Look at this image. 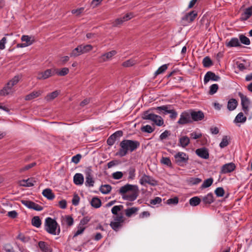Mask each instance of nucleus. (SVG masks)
<instances>
[{"label": "nucleus", "instance_id": "5fc2aeb1", "mask_svg": "<svg viewBox=\"0 0 252 252\" xmlns=\"http://www.w3.org/2000/svg\"><path fill=\"white\" fill-rule=\"evenodd\" d=\"M215 193L218 197H222L224 195V190L222 188H217L215 190Z\"/></svg>", "mask_w": 252, "mask_h": 252}, {"label": "nucleus", "instance_id": "f03ea898", "mask_svg": "<svg viewBox=\"0 0 252 252\" xmlns=\"http://www.w3.org/2000/svg\"><path fill=\"white\" fill-rule=\"evenodd\" d=\"M45 230L50 234L58 235L60 232V229H57L58 223L56 221L51 218H47L45 220Z\"/></svg>", "mask_w": 252, "mask_h": 252}, {"label": "nucleus", "instance_id": "9d476101", "mask_svg": "<svg viewBox=\"0 0 252 252\" xmlns=\"http://www.w3.org/2000/svg\"><path fill=\"white\" fill-rule=\"evenodd\" d=\"M175 162L179 165H182L184 163L186 162L188 159V156L184 152H178L174 156Z\"/></svg>", "mask_w": 252, "mask_h": 252}, {"label": "nucleus", "instance_id": "052dcab7", "mask_svg": "<svg viewBox=\"0 0 252 252\" xmlns=\"http://www.w3.org/2000/svg\"><path fill=\"white\" fill-rule=\"evenodd\" d=\"M178 198L175 197L168 199L166 201V203L168 205H176L178 203Z\"/></svg>", "mask_w": 252, "mask_h": 252}, {"label": "nucleus", "instance_id": "72a5a7b5", "mask_svg": "<svg viewBox=\"0 0 252 252\" xmlns=\"http://www.w3.org/2000/svg\"><path fill=\"white\" fill-rule=\"evenodd\" d=\"M202 201L205 204H210L214 202V197L212 193H210L203 197Z\"/></svg>", "mask_w": 252, "mask_h": 252}, {"label": "nucleus", "instance_id": "7ed1b4c3", "mask_svg": "<svg viewBox=\"0 0 252 252\" xmlns=\"http://www.w3.org/2000/svg\"><path fill=\"white\" fill-rule=\"evenodd\" d=\"M142 118L144 120H148L153 122L158 126H161L164 123L163 120L160 116L151 113L150 110L144 112L142 114Z\"/></svg>", "mask_w": 252, "mask_h": 252}, {"label": "nucleus", "instance_id": "bb28decb", "mask_svg": "<svg viewBox=\"0 0 252 252\" xmlns=\"http://www.w3.org/2000/svg\"><path fill=\"white\" fill-rule=\"evenodd\" d=\"M12 92V87L7 83L3 89L0 91V95H6Z\"/></svg>", "mask_w": 252, "mask_h": 252}, {"label": "nucleus", "instance_id": "f704fd0d", "mask_svg": "<svg viewBox=\"0 0 252 252\" xmlns=\"http://www.w3.org/2000/svg\"><path fill=\"white\" fill-rule=\"evenodd\" d=\"M82 54L81 46L79 45L73 49L70 54L71 57H76Z\"/></svg>", "mask_w": 252, "mask_h": 252}, {"label": "nucleus", "instance_id": "09e8293b", "mask_svg": "<svg viewBox=\"0 0 252 252\" xmlns=\"http://www.w3.org/2000/svg\"><path fill=\"white\" fill-rule=\"evenodd\" d=\"M168 68V64H165L160 66L155 72V75L156 76L159 74L163 73Z\"/></svg>", "mask_w": 252, "mask_h": 252}, {"label": "nucleus", "instance_id": "473e14b6", "mask_svg": "<svg viewBox=\"0 0 252 252\" xmlns=\"http://www.w3.org/2000/svg\"><path fill=\"white\" fill-rule=\"evenodd\" d=\"M21 78V75H16L7 82L8 85H10L12 87H13L18 83Z\"/></svg>", "mask_w": 252, "mask_h": 252}, {"label": "nucleus", "instance_id": "dca6fc26", "mask_svg": "<svg viewBox=\"0 0 252 252\" xmlns=\"http://www.w3.org/2000/svg\"><path fill=\"white\" fill-rule=\"evenodd\" d=\"M197 15V13L195 11H192L187 13L183 18L182 20L187 23H190L194 21Z\"/></svg>", "mask_w": 252, "mask_h": 252}, {"label": "nucleus", "instance_id": "680f3d73", "mask_svg": "<svg viewBox=\"0 0 252 252\" xmlns=\"http://www.w3.org/2000/svg\"><path fill=\"white\" fill-rule=\"evenodd\" d=\"M123 173L121 171H117L112 174V177L116 180H119L122 178Z\"/></svg>", "mask_w": 252, "mask_h": 252}, {"label": "nucleus", "instance_id": "de8ad7c7", "mask_svg": "<svg viewBox=\"0 0 252 252\" xmlns=\"http://www.w3.org/2000/svg\"><path fill=\"white\" fill-rule=\"evenodd\" d=\"M128 180H133L135 177V169L133 167H131L128 169Z\"/></svg>", "mask_w": 252, "mask_h": 252}, {"label": "nucleus", "instance_id": "13d9d810", "mask_svg": "<svg viewBox=\"0 0 252 252\" xmlns=\"http://www.w3.org/2000/svg\"><path fill=\"white\" fill-rule=\"evenodd\" d=\"M160 162L169 166H170L172 164L170 158L167 157H162L160 160Z\"/></svg>", "mask_w": 252, "mask_h": 252}, {"label": "nucleus", "instance_id": "2f4dec72", "mask_svg": "<svg viewBox=\"0 0 252 252\" xmlns=\"http://www.w3.org/2000/svg\"><path fill=\"white\" fill-rule=\"evenodd\" d=\"M189 138L188 136H182L179 139L180 146L183 148H185L189 145Z\"/></svg>", "mask_w": 252, "mask_h": 252}, {"label": "nucleus", "instance_id": "79ce46f5", "mask_svg": "<svg viewBox=\"0 0 252 252\" xmlns=\"http://www.w3.org/2000/svg\"><path fill=\"white\" fill-rule=\"evenodd\" d=\"M201 199L197 196L192 197L189 200V204L192 206H196L200 204Z\"/></svg>", "mask_w": 252, "mask_h": 252}, {"label": "nucleus", "instance_id": "bf43d9fd", "mask_svg": "<svg viewBox=\"0 0 252 252\" xmlns=\"http://www.w3.org/2000/svg\"><path fill=\"white\" fill-rule=\"evenodd\" d=\"M115 215V216L114 217V221L123 223L124 220L122 214H119Z\"/></svg>", "mask_w": 252, "mask_h": 252}, {"label": "nucleus", "instance_id": "1a4fd4ad", "mask_svg": "<svg viewBox=\"0 0 252 252\" xmlns=\"http://www.w3.org/2000/svg\"><path fill=\"white\" fill-rule=\"evenodd\" d=\"M56 69L54 68L48 69L44 71L37 73V79L38 80H45L54 75L55 74Z\"/></svg>", "mask_w": 252, "mask_h": 252}, {"label": "nucleus", "instance_id": "423d86ee", "mask_svg": "<svg viewBox=\"0 0 252 252\" xmlns=\"http://www.w3.org/2000/svg\"><path fill=\"white\" fill-rule=\"evenodd\" d=\"M84 173L86 176L85 185L87 187H93L94 186V180L93 177V171L91 167H87Z\"/></svg>", "mask_w": 252, "mask_h": 252}, {"label": "nucleus", "instance_id": "7c9ffc66", "mask_svg": "<svg viewBox=\"0 0 252 252\" xmlns=\"http://www.w3.org/2000/svg\"><path fill=\"white\" fill-rule=\"evenodd\" d=\"M137 196L138 193L136 191H135L130 194L123 195V198L124 200H127L130 201H132L135 200L137 198Z\"/></svg>", "mask_w": 252, "mask_h": 252}, {"label": "nucleus", "instance_id": "b1692460", "mask_svg": "<svg viewBox=\"0 0 252 252\" xmlns=\"http://www.w3.org/2000/svg\"><path fill=\"white\" fill-rule=\"evenodd\" d=\"M43 92L42 91L39 90L37 91H33L31 93L29 94H27L25 96V99L26 100H31L34 98H35L39 96H40Z\"/></svg>", "mask_w": 252, "mask_h": 252}, {"label": "nucleus", "instance_id": "4468645a", "mask_svg": "<svg viewBox=\"0 0 252 252\" xmlns=\"http://www.w3.org/2000/svg\"><path fill=\"white\" fill-rule=\"evenodd\" d=\"M236 168L234 163L232 162L224 164L221 168L220 173L221 174H226L233 171Z\"/></svg>", "mask_w": 252, "mask_h": 252}, {"label": "nucleus", "instance_id": "5701e85b", "mask_svg": "<svg viewBox=\"0 0 252 252\" xmlns=\"http://www.w3.org/2000/svg\"><path fill=\"white\" fill-rule=\"evenodd\" d=\"M35 180L33 178H29L27 180H23L20 182L21 186L30 187L34 185Z\"/></svg>", "mask_w": 252, "mask_h": 252}, {"label": "nucleus", "instance_id": "c9c22d12", "mask_svg": "<svg viewBox=\"0 0 252 252\" xmlns=\"http://www.w3.org/2000/svg\"><path fill=\"white\" fill-rule=\"evenodd\" d=\"M60 94L58 91H55L51 93H49L45 96V99L48 101H51L57 97Z\"/></svg>", "mask_w": 252, "mask_h": 252}, {"label": "nucleus", "instance_id": "39448f33", "mask_svg": "<svg viewBox=\"0 0 252 252\" xmlns=\"http://www.w3.org/2000/svg\"><path fill=\"white\" fill-rule=\"evenodd\" d=\"M238 95L241 99V104L243 112L246 115H249L251 104L250 100L246 95H244L241 92L238 93Z\"/></svg>", "mask_w": 252, "mask_h": 252}, {"label": "nucleus", "instance_id": "3c124183", "mask_svg": "<svg viewBox=\"0 0 252 252\" xmlns=\"http://www.w3.org/2000/svg\"><path fill=\"white\" fill-rule=\"evenodd\" d=\"M229 144L228 138L227 136H224L220 144V147L223 148Z\"/></svg>", "mask_w": 252, "mask_h": 252}, {"label": "nucleus", "instance_id": "49530a36", "mask_svg": "<svg viewBox=\"0 0 252 252\" xmlns=\"http://www.w3.org/2000/svg\"><path fill=\"white\" fill-rule=\"evenodd\" d=\"M136 63V61H135L134 59H130L129 60H128L124 62V63H123L122 65L124 67H130V66H132L133 65L135 64Z\"/></svg>", "mask_w": 252, "mask_h": 252}, {"label": "nucleus", "instance_id": "6ab92c4d", "mask_svg": "<svg viewBox=\"0 0 252 252\" xmlns=\"http://www.w3.org/2000/svg\"><path fill=\"white\" fill-rule=\"evenodd\" d=\"M225 44L226 47L229 48L238 47L241 45L239 39L236 37L232 38L229 41L227 40Z\"/></svg>", "mask_w": 252, "mask_h": 252}, {"label": "nucleus", "instance_id": "a878e982", "mask_svg": "<svg viewBox=\"0 0 252 252\" xmlns=\"http://www.w3.org/2000/svg\"><path fill=\"white\" fill-rule=\"evenodd\" d=\"M84 177L81 173H76L73 177V181L76 185H82L84 183Z\"/></svg>", "mask_w": 252, "mask_h": 252}, {"label": "nucleus", "instance_id": "c756f323", "mask_svg": "<svg viewBox=\"0 0 252 252\" xmlns=\"http://www.w3.org/2000/svg\"><path fill=\"white\" fill-rule=\"evenodd\" d=\"M238 105L237 101L234 98L229 99L227 103V109L229 111H233L236 109Z\"/></svg>", "mask_w": 252, "mask_h": 252}, {"label": "nucleus", "instance_id": "0e129e2a", "mask_svg": "<svg viewBox=\"0 0 252 252\" xmlns=\"http://www.w3.org/2000/svg\"><path fill=\"white\" fill-rule=\"evenodd\" d=\"M162 201L161 198L159 197H156L154 199L150 200V203L152 205L160 204Z\"/></svg>", "mask_w": 252, "mask_h": 252}, {"label": "nucleus", "instance_id": "9b49d317", "mask_svg": "<svg viewBox=\"0 0 252 252\" xmlns=\"http://www.w3.org/2000/svg\"><path fill=\"white\" fill-rule=\"evenodd\" d=\"M191 119V122L193 121H199L203 120L204 118V113L201 111H194L189 110Z\"/></svg>", "mask_w": 252, "mask_h": 252}, {"label": "nucleus", "instance_id": "393cba45", "mask_svg": "<svg viewBox=\"0 0 252 252\" xmlns=\"http://www.w3.org/2000/svg\"><path fill=\"white\" fill-rule=\"evenodd\" d=\"M38 245L42 252H51V248L47 243L43 241H39Z\"/></svg>", "mask_w": 252, "mask_h": 252}, {"label": "nucleus", "instance_id": "6e6d98bb", "mask_svg": "<svg viewBox=\"0 0 252 252\" xmlns=\"http://www.w3.org/2000/svg\"><path fill=\"white\" fill-rule=\"evenodd\" d=\"M69 72V69L67 67L63 68L60 71H55V74L57 73L58 75L63 76L67 74Z\"/></svg>", "mask_w": 252, "mask_h": 252}, {"label": "nucleus", "instance_id": "f3484780", "mask_svg": "<svg viewBox=\"0 0 252 252\" xmlns=\"http://www.w3.org/2000/svg\"><path fill=\"white\" fill-rule=\"evenodd\" d=\"M117 54L115 50H112L102 55L99 58L100 62H105L110 60L112 58Z\"/></svg>", "mask_w": 252, "mask_h": 252}, {"label": "nucleus", "instance_id": "e433bc0d", "mask_svg": "<svg viewBox=\"0 0 252 252\" xmlns=\"http://www.w3.org/2000/svg\"><path fill=\"white\" fill-rule=\"evenodd\" d=\"M112 189V187L109 185H104L101 186L100 187L99 190L103 194H108L109 193Z\"/></svg>", "mask_w": 252, "mask_h": 252}, {"label": "nucleus", "instance_id": "69168bd1", "mask_svg": "<svg viewBox=\"0 0 252 252\" xmlns=\"http://www.w3.org/2000/svg\"><path fill=\"white\" fill-rule=\"evenodd\" d=\"M84 10V7H81L76 9L72 10L71 13L73 14H75L76 16H79L83 12Z\"/></svg>", "mask_w": 252, "mask_h": 252}, {"label": "nucleus", "instance_id": "a18cd8bd", "mask_svg": "<svg viewBox=\"0 0 252 252\" xmlns=\"http://www.w3.org/2000/svg\"><path fill=\"white\" fill-rule=\"evenodd\" d=\"M239 39L240 42L245 45H249L251 43V41L249 38L243 34H241L239 35Z\"/></svg>", "mask_w": 252, "mask_h": 252}, {"label": "nucleus", "instance_id": "864d4df0", "mask_svg": "<svg viewBox=\"0 0 252 252\" xmlns=\"http://www.w3.org/2000/svg\"><path fill=\"white\" fill-rule=\"evenodd\" d=\"M123 209V206L122 205H116L114 206L112 209L111 212L113 214L117 215L118 213Z\"/></svg>", "mask_w": 252, "mask_h": 252}, {"label": "nucleus", "instance_id": "8fccbe9b", "mask_svg": "<svg viewBox=\"0 0 252 252\" xmlns=\"http://www.w3.org/2000/svg\"><path fill=\"white\" fill-rule=\"evenodd\" d=\"M202 63L205 67H208L213 65V62L209 57H205Z\"/></svg>", "mask_w": 252, "mask_h": 252}, {"label": "nucleus", "instance_id": "4be33fe9", "mask_svg": "<svg viewBox=\"0 0 252 252\" xmlns=\"http://www.w3.org/2000/svg\"><path fill=\"white\" fill-rule=\"evenodd\" d=\"M136 188V186L130 185V184H126L124 186L122 187L119 191V192L120 194H121L122 196L124 195H126V193L128 192L129 191L132 190L133 188Z\"/></svg>", "mask_w": 252, "mask_h": 252}, {"label": "nucleus", "instance_id": "cd10ccee", "mask_svg": "<svg viewBox=\"0 0 252 252\" xmlns=\"http://www.w3.org/2000/svg\"><path fill=\"white\" fill-rule=\"evenodd\" d=\"M246 120L247 117L245 116H244L243 113L240 112L236 116L234 120V123L235 124L239 123H244L246 121Z\"/></svg>", "mask_w": 252, "mask_h": 252}, {"label": "nucleus", "instance_id": "e2e57ef3", "mask_svg": "<svg viewBox=\"0 0 252 252\" xmlns=\"http://www.w3.org/2000/svg\"><path fill=\"white\" fill-rule=\"evenodd\" d=\"M35 165V163H32L29 164H28L26 165L25 166L23 167V168H21L19 169L20 172H23L25 171L28 170L30 169V168L33 167Z\"/></svg>", "mask_w": 252, "mask_h": 252}, {"label": "nucleus", "instance_id": "603ef678", "mask_svg": "<svg viewBox=\"0 0 252 252\" xmlns=\"http://www.w3.org/2000/svg\"><path fill=\"white\" fill-rule=\"evenodd\" d=\"M219 89V86L217 84H214L210 87L209 93L210 94H215Z\"/></svg>", "mask_w": 252, "mask_h": 252}, {"label": "nucleus", "instance_id": "774afa93", "mask_svg": "<svg viewBox=\"0 0 252 252\" xmlns=\"http://www.w3.org/2000/svg\"><path fill=\"white\" fill-rule=\"evenodd\" d=\"M85 229V227L79 224V225L78 227V229L74 234V236H78V235L82 234L83 232V231H84Z\"/></svg>", "mask_w": 252, "mask_h": 252}, {"label": "nucleus", "instance_id": "c85d7f7f", "mask_svg": "<svg viewBox=\"0 0 252 252\" xmlns=\"http://www.w3.org/2000/svg\"><path fill=\"white\" fill-rule=\"evenodd\" d=\"M43 195L49 200L53 199L55 196L50 189H46L42 191Z\"/></svg>", "mask_w": 252, "mask_h": 252}, {"label": "nucleus", "instance_id": "412c9836", "mask_svg": "<svg viewBox=\"0 0 252 252\" xmlns=\"http://www.w3.org/2000/svg\"><path fill=\"white\" fill-rule=\"evenodd\" d=\"M252 15V6L246 8L241 14L240 20L242 21L247 20Z\"/></svg>", "mask_w": 252, "mask_h": 252}, {"label": "nucleus", "instance_id": "c03bdc74", "mask_svg": "<svg viewBox=\"0 0 252 252\" xmlns=\"http://www.w3.org/2000/svg\"><path fill=\"white\" fill-rule=\"evenodd\" d=\"M80 45L81 46L82 54L87 53L91 51L93 48V46L90 44H87V45L81 44Z\"/></svg>", "mask_w": 252, "mask_h": 252}, {"label": "nucleus", "instance_id": "ea45409f", "mask_svg": "<svg viewBox=\"0 0 252 252\" xmlns=\"http://www.w3.org/2000/svg\"><path fill=\"white\" fill-rule=\"evenodd\" d=\"M138 210L136 207H132L125 210L126 215L127 217H130L133 214L136 213Z\"/></svg>", "mask_w": 252, "mask_h": 252}, {"label": "nucleus", "instance_id": "f8f14e48", "mask_svg": "<svg viewBox=\"0 0 252 252\" xmlns=\"http://www.w3.org/2000/svg\"><path fill=\"white\" fill-rule=\"evenodd\" d=\"M133 17V15L132 13H129L126 14L122 18H119L115 20L113 23V26L114 27H117L122 24L124 22L127 21L131 19Z\"/></svg>", "mask_w": 252, "mask_h": 252}, {"label": "nucleus", "instance_id": "4c0bfd02", "mask_svg": "<svg viewBox=\"0 0 252 252\" xmlns=\"http://www.w3.org/2000/svg\"><path fill=\"white\" fill-rule=\"evenodd\" d=\"M91 205L95 208H99L101 205V200L97 197H94L91 202Z\"/></svg>", "mask_w": 252, "mask_h": 252}, {"label": "nucleus", "instance_id": "2eb2a0df", "mask_svg": "<svg viewBox=\"0 0 252 252\" xmlns=\"http://www.w3.org/2000/svg\"><path fill=\"white\" fill-rule=\"evenodd\" d=\"M220 77L216 75L214 72L211 71L207 72L204 76V83L207 84L210 80L217 81L220 79Z\"/></svg>", "mask_w": 252, "mask_h": 252}, {"label": "nucleus", "instance_id": "58836bf2", "mask_svg": "<svg viewBox=\"0 0 252 252\" xmlns=\"http://www.w3.org/2000/svg\"><path fill=\"white\" fill-rule=\"evenodd\" d=\"M32 224L33 226L38 228L41 226V221L38 216H34L32 219Z\"/></svg>", "mask_w": 252, "mask_h": 252}, {"label": "nucleus", "instance_id": "ddd939ff", "mask_svg": "<svg viewBox=\"0 0 252 252\" xmlns=\"http://www.w3.org/2000/svg\"><path fill=\"white\" fill-rule=\"evenodd\" d=\"M22 203L28 208L36 211H39L43 209V207L42 206L30 200H22Z\"/></svg>", "mask_w": 252, "mask_h": 252}, {"label": "nucleus", "instance_id": "a19ab883", "mask_svg": "<svg viewBox=\"0 0 252 252\" xmlns=\"http://www.w3.org/2000/svg\"><path fill=\"white\" fill-rule=\"evenodd\" d=\"M214 180L212 178H210L205 180L201 186V189H205L210 187L213 184Z\"/></svg>", "mask_w": 252, "mask_h": 252}, {"label": "nucleus", "instance_id": "37998d69", "mask_svg": "<svg viewBox=\"0 0 252 252\" xmlns=\"http://www.w3.org/2000/svg\"><path fill=\"white\" fill-rule=\"evenodd\" d=\"M122 223L120 222L113 221L111 222L110 225L114 230L117 231L122 227Z\"/></svg>", "mask_w": 252, "mask_h": 252}, {"label": "nucleus", "instance_id": "0eeeda50", "mask_svg": "<svg viewBox=\"0 0 252 252\" xmlns=\"http://www.w3.org/2000/svg\"><path fill=\"white\" fill-rule=\"evenodd\" d=\"M191 123L192 122L189 110L183 112L181 114L180 118L177 122V123L180 125H184Z\"/></svg>", "mask_w": 252, "mask_h": 252}, {"label": "nucleus", "instance_id": "4d7b16f0", "mask_svg": "<svg viewBox=\"0 0 252 252\" xmlns=\"http://www.w3.org/2000/svg\"><path fill=\"white\" fill-rule=\"evenodd\" d=\"M141 130L143 132H145L147 133H152L154 130V128H153L150 125H146L141 127Z\"/></svg>", "mask_w": 252, "mask_h": 252}, {"label": "nucleus", "instance_id": "a211bd4d", "mask_svg": "<svg viewBox=\"0 0 252 252\" xmlns=\"http://www.w3.org/2000/svg\"><path fill=\"white\" fill-rule=\"evenodd\" d=\"M195 153L198 156L204 159H208L209 157L208 151L205 148L197 149L195 151Z\"/></svg>", "mask_w": 252, "mask_h": 252}, {"label": "nucleus", "instance_id": "f257e3e1", "mask_svg": "<svg viewBox=\"0 0 252 252\" xmlns=\"http://www.w3.org/2000/svg\"><path fill=\"white\" fill-rule=\"evenodd\" d=\"M140 145L139 141L126 139L122 141L120 143V149L116 155L121 157L126 156L129 152H133L136 150Z\"/></svg>", "mask_w": 252, "mask_h": 252}, {"label": "nucleus", "instance_id": "20e7f679", "mask_svg": "<svg viewBox=\"0 0 252 252\" xmlns=\"http://www.w3.org/2000/svg\"><path fill=\"white\" fill-rule=\"evenodd\" d=\"M171 105H162L154 108L153 109L157 110L158 113L159 114H170V118L171 119L175 120L177 118L178 114L174 109H171Z\"/></svg>", "mask_w": 252, "mask_h": 252}, {"label": "nucleus", "instance_id": "338daca9", "mask_svg": "<svg viewBox=\"0 0 252 252\" xmlns=\"http://www.w3.org/2000/svg\"><path fill=\"white\" fill-rule=\"evenodd\" d=\"M116 138L114 137V135H111L107 140V143L108 145L112 146L113 145L116 141Z\"/></svg>", "mask_w": 252, "mask_h": 252}, {"label": "nucleus", "instance_id": "6e6552de", "mask_svg": "<svg viewBox=\"0 0 252 252\" xmlns=\"http://www.w3.org/2000/svg\"><path fill=\"white\" fill-rule=\"evenodd\" d=\"M139 183L142 186H145L147 184L152 186H155L157 185V182L152 177L145 174L141 176Z\"/></svg>", "mask_w": 252, "mask_h": 252}, {"label": "nucleus", "instance_id": "aec40b11", "mask_svg": "<svg viewBox=\"0 0 252 252\" xmlns=\"http://www.w3.org/2000/svg\"><path fill=\"white\" fill-rule=\"evenodd\" d=\"M21 39L27 47L32 45L35 42V39L33 36L27 35H22Z\"/></svg>", "mask_w": 252, "mask_h": 252}]
</instances>
